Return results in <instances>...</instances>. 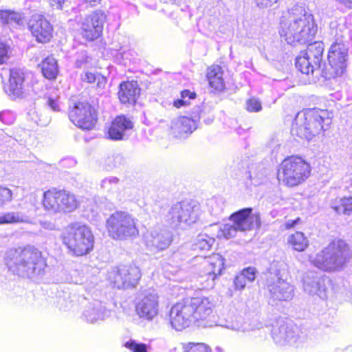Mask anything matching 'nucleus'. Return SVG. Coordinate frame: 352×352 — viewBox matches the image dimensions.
<instances>
[{
    "label": "nucleus",
    "instance_id": "obj_10",
    "mask_svg": "<svg viewBox=\"0 0 352 352\" xmlns=\"http://www.w3.org/2000/svg\"><path fill=\"white\" fill-rule=\"evenodd\" d=\"M223 260L219 254H214L209 257L196 256L193 258V263L200 264L202 267L204 274L201 276V278L204 279L205 276L206 277V283L204 285L206 289L214 287L215 279L221 274L223 269Z\"/></svg>",
    "mask_w": 352,
    "mask_h": 352
},
{
    "label": "nucleus",
    "instance_id": "obj_50",
    "mask_svg": "<svg viewBox=\"0 0 352 352\" xmlns=\"http://www.w3.org/2000/svg\"><path fill=\"white\" fill-rule=\"evenodd\" d=\"M248 280L245 279L244 276L239 274L237 275L234 280V284L236 289H243L246 285Z\"/></svg>",
    "mask_w": 352,
    "mask_h": 352
},
{
    "label": "nucleus",
    "instance_id": "obj_8",
    "mask_svg": "<svg viewBox=\"0 0 352 352\" xmlns=\"http://www.w3.org/2000/svg\"><path fill=\"white\" fill-rule=\"evenodd\" d=\"M137 220L129 212L116 211L107 219L106 226L109 236L117 240H126L139 234Z\"/></svg>",
    "mask_w": 352,
    "mask_h": 352
},
{
    "label": "nucleus",
    "instance_id": "obj_29",
    "mask_svg": "<svg viewBox=\"0 0 352 352\" xmlns=\"http://www.w3.org/2000/svg\"><path fill=\"white\" fill-rule=\"evenodd\" d=\"M62 190H49L43 193V206L45 210L51 213L60 212L62 200Z\"/></svg>",
    "mask_w": 352,
    "mask_h": 352
},
{
    "label": "nucleus",
    "instance_id": "obj_53",
    "mask_svg": "<svg viewBox=\"0 0 352 352\" xmlns=\"http://www.w3.org/2000/svg\"><path fill=\"white\" fill-rule=\"evenodd\" d=\"M181 98L189 101V100L195 99L196 98V94L194 91L185 89L181 92Z\"/></svg>",
    "mask_w": 352,
    "mask_h": 352
},
{
    "label": "nucleus",
    "instance_id": "obj_52",
    "mask_svg": "<svg viewBox=\"0 0 352 352\" xmlns=\"http://www.w3.org/2000/svg\"><path fill=\"white\" fill-rule=\"evenodd\" d=\"M97 78L98 75H96L91 72H85V74L82 76V80L88 83H92L96 82Z\"/></svg>",
    "mask_w": 352,
    "mask_h": 352
},
{
    "label": "nucleus",
    "instance_id": "obj_28",
    "mask_svg": "<svg viewBox=\"0 0 352 352\" xmlns=\"http://www.w3.org/2000/svg\"><path fill=\"white\" fill-rule=\"evenodd\" d=\"M139 94L140 89L136 81L124 82L120 85L118 96L122 103L133 104Z\"/></svg>",
    "mask_w": 352,
    "mask_h": 352
},
{
    "label": "nucleus",
    "instance_id": "obj_13",
    "mask_svg": "<svg viewBox=\"0 0 352 352\" xmlns=\"http://www.w3.org/2000/svg\"><path fill=\"white\" fill-rule=\"evenodd\" d=\"M141 277L140 269L134 265H123L113 268L109 273V278L118 289L135 287Z\"/></svg>",
    "mask_w": 352,
    "mask_h": 352
},
{
    "label": "nucleus",
    "instance_id": "obj_51",
    "mask_svg": "<svg viewBox=\"0 0 352 352\" xmlns=\"http://www.w3.org/2000/svg\"><path fill=\"white\" fill-rule=\"evenodd\" d=\"M0 140L4 143L14 144V142L16 141L12 138L10 135H8L3 131H0Z\"/></svg>",
    "mask_w": 352,
    "mask_h": 352
},
{
    "label": "nucleus",
    "instance_id": "obj_14",
    "mask_svg": "<svg viewBox=\"0 0 352 352\" xmlns=\"http://www.w3.org/2000/svg\"><path fill=\"white\" fill-rule=\"evenodd\" d=\"M135 311L144 320H153L159 312V297L154 291H146L136 300Z\"/></svg>",
    "mask_w": 352,
    "mask_h": 352
},
{
    "label": "nucleus",
    "instance_id": "obj_39",
    "mask_svg": "<svg viewBox=\"0 0 352 352\" xmlns=\"http://www.w3.org/2000/svg\"><path fill=\"white\" fill-rule=\"evenodd\" d=\"M331 208L338 214H352V197H343L331 204Z\"/></svg>",
    "mask_w": 352,
    "mask_h": 352
},
{
    "label": "nucleus",
    "instance_id": "obj_30",
    "mask_svg": "<svg viewBox=\"0 0 352 352\" xmlns=\"http://www.w3.org/2000/svg\"><path fill=\"white\" fill-rule=\"evenodd\" d=\"M219 325L238 333H245L250 329V325L244 321L242 317L234 315L228 316L227 318L220 319Z\"/></svg>",
    "mask_w": 352,
    "mask_h": 352
},
{
    "label": "nucleus",
    "instance_id": "obj_33",
    "mask_svg": "<svg viewBox=\"0 0 352 352\" xmlns=\"http://www.w3.org/2000/svg\"><path fill=\"white\" fill-rule=\"evenodd\" d=\"M41 72L45 78L54 80L58 73L57 62L52 56L45 58L41 64Z\"/></svg>",
    "mask_w": 352,
    "mask_h": 352
},
{
    "label": "nucleus",
    "instance_id": "obj_42",
    "mask_svg": "<svg viewBox=\"0 0 352 352\" xmlns=\"http://www.w3.org/2000/svg\"><path fill=\"white\" fill-rule=\"evenodd\" d=\"M182 349V352H211L210 349L204 343L190 342Z\"/></svg>",
    "mask_w": 352,
    "mask_h": 352
},
{
    "label": "nucleus",
    "instance_id": "obj_58",
    "mask_svg": "<svg viewBox=\"0 0 352 352\" xmlns=\"http://www.w3.org/2000/svg\"><path fill=\"white\" fill-rule=\"evenodd\" d=\"M52 7H56L58 9H61L62 5L65 0H49Z\"/></svg>",
    "mask_w": 352,
    "mask_h": 352
},
{
    "label": "nucleus",
    "instance_id": "obj_32",
    "mask_svg": "<svg viewBox=\"0 0 352 352\" xmlns=\"http://www.w3.org/2000/svg\"><path fill=\"white\" fill-rule=\"evenodd\" d=\"M207 78L209 85L215 90L221 91L224 89L225 84L223 78V71L219 65H212L208 69Z\"/></svg>",
    "mask_w": 352,
    "mask_h": 352
},
{
    "label": "nucleus",
    "instance_id": "obj_17",
    "mask_svg": "<svg viewBox=\"0 0 352 352\" xmlns=\"http://www.w3.org/2000/svg\"><path fill=\"white\" fill-rule=\"evenodd\" d=\"M28 29L39 43H47L52 37L53 27L43 15L33 14L29 20Z\"/></svg>",
    "mask_w": 352,
    "mask_h": 352
},
{
    "label": "nucleus",
    "instance_id": "obj_5",
    "mask_svg": "<svg viewBox=\"0 0 352 352\" xmlns=\"http://www.w3.org/2000/svg\"><path fill=\"white\" fill-rule=\"evenodd\" d=\"M289 270L287 265L279 263L276 269L271 272L267 279L266 287L269 301L272 305L280 302H288L294 296V286L288 281Z\"/></svg>",
    "mask_w": 352,
    "mask_h": 352
},
{
    "label": "nucleus",
    "instance_id": "obj_34",
    "mask_svg": "<svg viewBox=\"0 0 352 352\" xmlns=\"http://www.w3.org/2000/svg\"><path fill=\"white\" fill-rule=\"evenodd\" d=\"M30 222V216L21 211L9 212L0 215V224Z\"/></svg>",
    "mask_w": 352,
    "mask_h": 352
},
{
    "label": "nucleus",
    "instance_id": "obj_15",
    "mask_svg": "<svg viewBox=\"0 0 352 352\" xmlns=\"http://www.w3.org/2000/svg\"><path fill=\"white\" fill-rule=\"evenodd\" d=\"M348 47L342 42H335L329 50L328 60L332 77L342 76L346 71L348 62Z\"/></svg>",
    "mask_w": 352,
    "mask_h": 352
},
{
    "label": "nucleus",
    "instance_id": "obj_19",
    "mask_svg": "<svg viewBox=\"0 0 352 352\" xmlns=\"http://www.w3.org/2000/svg\"><path fill=\"white\" fill-rule=\"evenodd\" d=\"M144 241L146 247L151 250H164L170 245L173 236L168 230L155 228L145 234Z\"/></svg>",
    "mask_w": 352,
    "mask_h": 352
},
{
    "label": "nucleus",
    "instance_id": "obj_7",
    "mask_svg": "<svg viewBox=\"0 0 352 352\" xmlns=\"http://www.w3.org/2000/svg\"><path fill=\"white\" fill-rule=\"evenodd\" d=\"M311 166L301 157L292 156L285 159L278 172V179L283 185L295 187L303 183L310 175Z\"/></svg>",
    "mask_w": 352,
    "mask_h": 352
},
{
    "label": "nucleus",
    "instance_id": "obj_36",
    "mask_svg": "<svg viewBox=\"0 0 352 352\" xmlns=\"http://www.w3.org/2000/svg\"><path fill=\"white\" fill-rule=\"evenodd\" d=\"M60 198L63 201L60 212H71L78 206L79 202L75 195L68 190H62V197Z\"/></svg>",
    "mask_w": 352,
    "mask_h": 352
},
{
    "label": "nucleus",
    "instance_id": "obj_6",
    "mask_svg": "<svg viewBox=\"0 0 352 352\" xmlns=\"http://www.w3.org/2000/svg\"><path fill=\"white\" fill-rule=\"evenodd\" d=\"M63 243L73 255L89 254L94 248V237L91 229L80 223L70 225L63 236Z\"/></svg>",
    "mask_w": 352,
    "mask_h": 352
},
{
    "label": "nucleus",
    "instance_id": "obj_27",
    "mask_svg": "<svg viewBox=\"0 0 352 352\" xmlns=\"http://www.w3.org/2000/svg\"><path fill=\"white\" fill-rule=\"evenodd\" d=\"M304 289L311 295H317L320 298L326 296L324 279L316 274L311 273L305 276Z\"/></svg>",
    "mask_w": 352,
    "mask_h": 352
},
{
    "label": "nucleus",
    "instance_id": "obj_48",
    "mask_svg": "<svg viewBox=\"0 0 352 352\" xmlns=\"http://www.w3.org/2000/svg\"><path fill=\"white\" fill-rule=\"evenodd\" d=\"M15 120L14 114L10 110H3L0 112V120L6 124H11Z\"/></svg>",
    "mask_w": 352,
    "mask_h": 352
},
{
    "label": "nucleus",
    "instance_id": "obj_26",
    "mask_svg": "<svg viewBox=\"0 0 352 352\" xmlns=\"http://www.w3.org/2000/svg\"><path fill=\"white\" fill-rule=\"evenodd\" d=\"M101 188L107 193L111 201L104 203V207L110 208L112 201H121L123 196L120 192L121 185L120 180L116 177H107L102 180Z\"/></svg>",
    "mask_w": 352,
    "mask_h": 352
},
{
    "label": "nucleus",
    "instance_id": "obj_57",
    "mask_svg": "<svg viewBox=\"0 0 352 352\" xmlns=\"http://www.w3.org/2000/svg\"><path fill=\"white\" fill-rule=\"evenodd\" d=\"M96 82H97V87L99 89H103L106 85L105 78L100 75H98Z\"/></svg>",
    "mask_w": 352,
    "mask_h": 352
},
{
    "label": "nucleus",
    "instance_id": "obj_31",
    "mask_svg": "<svg viewBox=\"0 0 352 352\" xmlns=\"http://www.w3.org/2000/svg\"><path fill=\"white\" fill-rule=\"evenodd\" d=\"M206 230L218 239H226L234 237L238 232L232 223L210 225Z\"/></svg>",
    "mask_w": 352,
    "mask_h": 352
},
{
    "label": "nucleus",
    "instance_id": "obj_23",
    "mask_svg": "<svg viewBox=\"0 0 352 352\" xmlns=\"http://www.w3.org/2000/svg\"><path fill=\"white\" fill-rule=\"evenodd\" d=\"M195 322L206 320L212 314L213 305L208 298L196 297L190 298Z\"/></svg>",
    "mask_w": 352,
    "mask_h": 352
},
{
    "label": "nucleus",
    "instance_id": "obj_12",
    "mask_svg": "<svg viewBox=\"0 0 352 352\" xmlns=\"http://www.w3.org/2000/svg\"><path fill=\"white\" fill-rule=\"evenodd\" d=\"M193 311L190 298H186L174 305L169 315L172 327L177 331H182L195 324Z\"/></svg>",
    "mask_w": 352,
    "mask_h": 352
},
{
    "label": "nucleus",
    "instance_id": "obj_25",
    "mask_svg": "<svg viewBox=\"0 0 352 352\" xmlns=\"http://www.w3.org/2000/svg\"><path fill=\"white\" fill-rule=\"evenodd\" d=\"M133 128L132 122L124 116H117L109 129V137L111 140H120L124 138L127 131Z\"/></svg>",
    "mask_w": 352,
    "mask_h": 352
},
{
    "label": "nucleus",
    "instance_id": "obj_38",
    "mask_svg": "<svg viewBox=\"0 0 352 352\" xmlns=\"http://www.w3.org/2000/svg\"><path fill=\"white\" fill-rule=\"evenodd\" d=\"M214 243V236H209L208 233H201L193 243L194 250H209Z\"/></svg>",
    "mask_w": 352,
    "mask_h": 352
},
{
    "label": "nucleus",
    "instance_id": "obj_62",
    "mask_svg": "<svg viewBox=\"0 0 352 352\" xmlns=\"http://www.w3.org/2000/svg\"><path fill=\"white\" fill-rule=\"evenodd\" d=\"M204 281H205V283H203V281H201V283H202V284H203V287H204V285H205V283H206V280H205ZM205 289H206V288L205 287Z\"/></svg>",
    "mask_w": 352,
    "mask_h": 352
},
{
    "label": "nucleus",
    "instance_id": "obj_9",
    "mask_svg": "<svg viewBox=\"0 0 352 352\" xmlns=\"http://www.w3.org/2000/svg\"><path fill=\"white\" fill-rule=\"evenodd\" d=\"M199 215V208L196 204L183 201L173 204L164 217L165 221L173 228H186L195 223Z\"/></svg>",
    "mask_w": 352,
    "mask_h": 352
},
{
    "label": "nucleus",
    "instance_id": "obj_55",
    "mask_svg": "<svg viewBox=\"0 0 352 352\" xmlns=\"http://www.w3.org/2000/svg\"><path fill=\"white\" fill-rule=\"evenodd\" d=\"M258 6L267 7L271 6L273 3L276 2L277 0H254Z\"/></svg>",
    "mask_w": 352,
    "mask_h": 352
},
{
    "label": "nucleus",
    "instance_id": "obj_1",
    "mask_svg": "<svg viewBox=\"0 0 352 352\" xmlns=\"http://www.w3.org/2000/svg\"><path fill=\"white\" fill-rule=\"evenodd\" d=\"M317 30L313 14L301 6H294L280 19V35L290 45L307 44L312 41Z\"/></svg>",
    "mask_w": 352,
    "mask_h": 352
},
{
    "label": "nucleus",
    "instance_id": "obj_16",
    "mask_svg": "<svg viewBox=\"0 0 352 352\" xmlns=\"http://www.w3.org/2000/svg\"><path fill=\"white\" fill-rule=\"evenodd\" d=\"M106 14L101 10H97L87 15L81 23V34L88 41L98 38L103 30Z\"/></svg>",
    "mask_w": 352,
    "mask_h": 352
},
{
    "label": "nucleus",
    "instance_id": "obj_44",
    "mask_svg": "<svg viewBox=\"0 0 352 352\" xmlns=\"http://www.w3.org/2000/svg\"><path fill=\"white\" fill-rule=\"evenodd\" d=\"M10 52V45L0 39V65L5 63L8 60Z\"/></svg>",
    "mask_w": 352,
    "mask_h": 352
},
{
    "label": "nucleus",
    "instance_id": "obj_18",
    "mask_svg": "<svg viewBox=\"0 0 352 352\" xmlns=\"http://www.w3.org/2000/svg\"><path fill=\"white\" fill-rule=\"evenodd\" d=\"M272 336L278 344L293 345L297 343L299 338V330L296 326L281 321L273 327Z\"/></svg>",
    "mask_w": 352,
    "mask_h": 352
},
{
    "label": "nucleus",
    "instance_id": "obj_54",
    "mask_svg": "<svg viewBox=\"0 0 352 352\" xmlns=\"http://www.w3.org/2000/svg\"><path fill=\"white\" fill-rule=\"evenodd\" d=\"M80 3L85 5L87 7H94L100 5L102 0H78Z\"/></svg>",
    "mask_w": 352,
    "mask_h": 352
},
{
    "label": "nucleus",
    "instance_id": "obj_4",
    "mask_svg": "<svg viewBox=\"0 0 352 352\" xmlns=\"http://www.w3.org/2000/svg\"><path fill=\"white\" fill-rule=\"evenodd\" d=\"M351 258L349 245L342 240H335L311 260L318 268L324 271L342 269Z\"/></svg>",
    "mask_w": 352,
    "mask_h": 352
},
{
    "label": "nucleus",
    "instance_id": "obj_61",
    "mask_svg": "<svg viewBox=\"0 0 352 352\" xmlns=\"http://www.w3.org/2000/svg\"><path fill=\"white\" fill-rule=\"evenodd\" d=\"M170 352H177V348H173L170 350Z\"/></svg>",
    "mask_w": 352,
    "mask_h": 352
},
{
    "label": "nucleus",
    "instance_id": "obj_45",
    "mask_svg": "<svg viewBox=\"0 0 352 352\" xmlns=\"http://www.w3.org/2000/svg\"><path fill=\"white\" fill-rule=\"evenodd\" d=\"M12 200V192L8 188L0 186V206Z\"/></svg>",
    "mask_w": 352,
    "mask_h": 352
},
{
    "label": "nucleus",
    "instance_id": "obj_3",
    "mask_svg": "<svg viewBox=\"0 0 352 352\" xmlns=\"http://www.w3.org/2000/svg\"><path fill=\"white\" fill-rule=\"evenodd\" d=\"M330 123L326 110L309 109L297 113L291 133L293 136L309 140L325 130V126H329Z\"/></svg>",
    "mask_w": 352,
    "mask_h": 352
},
{
    "label": "nucleus",
    "instance_id": "obj_11",
    "mask_svg": "<svg viewBox=\"0 0 352 352\" xmlns=\"http://www.w3.org/2000/svg\"><path fill=\"white\" fill-rule=\"evenodd\" d=\"M69 118L78 128L91 130L97 122V113L88 102H78L69 110Z\"/></svg>",
    "mask_w": 352,
    "mask_h": 352
},
{
    "label": "nucleus",
    "instance_id": "obj_35",
    "mask_svg": "<svg viewBox=\"0 0 352 352\" xmlns=\"http://www.w3.org/2000/svg\"><path fill=\"white\" fill-rule=\"evenodd\" d=\"M324 51L323 43L321 42H314L308 45L305 55L310 58L313 63L320 67L322 54Z\"/></svg>",
    "mask_w": 352,
    "mask_h": 352
},
{
    "label": "nucleus",
    "instance_id": "obj_21",
    "mask_svg": "<svg viewBox=\"0 0 352 352\" xmlns=\"http://www.w3.org/2000/svg\"><path fill=\"white\" fill-rule=\"evenodd\" d=\"M25 74L20 69H12L10 72L8 82L4 85V91L12 99L22 98L25 96Z\"/></svg>",
    "mask_w": 352,
    "mask_h": 352
},
{
    "label": "nucleus",
    "instance_id": "obj_40",
    "mask_svg": "<svg viewBox=\"0 0 352 352\" xmlns=\"http://www.w3.org/2000/svg\"><path fill=\"white\" fill-rule=\"evenodd\" d=\"M289 243L294 247V250L301 252L308 245V241L305 234L300 232H296L289 238Z\"/></svg>",
    "mask_w": 352,
    "mask_h": 352
},
{
    "label": "nucleus",
    "instance_id": "obj_46",
    "mask_svg": "<svg viewBox=\"0 0 352 352\" xmlns=\"http://www.w3.org/2000/svg\"><path fill=\"white\" fill-rule=\"evenodd\" d=\"M53 94H50L47 97V104L54 111L60 110L58 98L59 96L56 94V91L53 89Z\"/></svg>",
    "mask_w": 352,
    "mask_h": 352
},
{
    "label": "nucleus",
    "instance_id": "obj_59",
    "mask_svg": "<svg viewBox=\"0 0 352 352\" xmlns=\"http://www.w3.org/2000/svg\"><path fill=\"white\" fill-rule=\"evenodd\" d=\"M338 3L343 4L349 8H352V0H336Z\"/></svg>",
    "mask_w": 352,
    "mask_h": 352
},
{
    "label": "nucleus",
    "instance_id": "obj_20",
    "mask_svg": "<svg viewBox=\"0 0 352 352\" xmlns=\"http://www.w3.org/2000/svg\"><path fill=\"white\" fill-rule=\"evenodd\" d=\"M252 213V208L241 209L230 215V221L234 225L238 231L251 230L255 227L260 226L259 218Z\"/></svg>",
    "mask_w": 352,
    "mask_h": 352
},
{
    "label": "nucleus",
    "instance_id": "obj_2",
    "mask_svg": "<svg viewBox=\"0 0 352 352\" xmlns=\"http://www.w3.org/2000/svg\"><path fill=\"white\" fill-rule=\"evenodd\" d=\"M4 261L9 271L21 276L40 275L46 267L41 252L31 246L8 250Z\"/></svg>",
    "mask_w": 352,
    "mask_h": 352
},
{
    "label": "nucleus",
    "instance_id": "obj_37",
    "mask_svg": "<svg viewBox=\"0 0 352 352\" xmlns=\"http://www.w3.org/2000/svg\"><path fill=\"white\" fill-rule=\"evenodd\" d=\"M296 67L300 72L309 75L313 74L314 71L319 69L317 65L314 64L310 58H308L305 54L303 56H300L296 59Z\"/></svg>",
    "mask_w": 352,
    "mask_h": 352
},
{
    "label": "nucleus",
    "instance_id": "obj_22",
    "mask_svg": "<svg viewBox=\"0 0 352 352\" xmlns=\"http://www.w3.org/2000/svg\"><path fill=\"white\" fill-rule=\"evenodd\" d=\"M200 117L195 116L192 118L182 116L173 119L171 122V130L177 138H182L192 133L197 127Z\"/></svg>",
    "mask_w": 352,
    "mask_h": 352
},
{
    "label": "nucleus",
    "instance_id": "obj_49",
    "mask_svg": "<svg viewBox=\"0 0 352 352\" xmlns=\"http://www.w3.org/2000/svg\"><path fill=\"white\" fill-rule=\"evenodd\" d=\"M240 274L244 276L245 279H246L248 282L251 283L255 279L256 269L249 267L244 269Z\"/></svg>",
    "mask_w": 352,
    "mask_h": 352
},
{
    "label": "nucleus",
    "instance_id": "obj_41",
    "mask_svg": "<svg viewBox=\"0 0 352 352\" xmlns=\"http://www.w3.org/2000/svg\"><path fill=\"white\" fill-rule=\"evenodd\" d=\"M0 20L3 24H19L22 16L20 13L12 10H1Z\"/></svg>",
    "mask_w": 352,
    "mask_h": 352
},
{
    "label": "nucleus",
    "instance_id": "obj_24",
    "mask_svg": "<svg viewBox=\"0 0 352 352\" xmlns=\"http://www.w3.org/2000/svg\"><path fill=\"white\" fill-rule=\"evenodd\" d=\"M109 316V311L99 300H94L89 302L85 307L82 314L83 318L90 323L103 320Z\"/></svg>",
    "mask_w": 352,
    "mask_h": 352
},
{
    "label": "nucleus",
    "instance_id": "obj_43",
    "mask_svg": "<svg viewBox=\"0 0 352 352\" xmlns=\"http://www.w3.org/2000/svg\"><path fill=\"white\" fill-rule=\"evenodd\" d=\"M124 346L132 352H148V349L150 348L148 345L138 342L135 340H130L125 342Z\"/></svg>",
    "mask_w": 352,
    "mask_h": 352
},
{
    "label": "nucleus",
    "instance_id": "obj_47",
    "mask_svg": "<svg viewBox=\"0 0 352 352\" xmlns=\"http://www.w3.org/2000/svg\"><path fill=\"white\" fill-rule=\"evenodd\" d=\"M262 109L259 100L252 98L246 101V109L250 112H258Z\"/></svg>",
    "mask_w": 352,
    "mask_h": 352
},
{
    "label": "nucleus",
    "instance_id": "obj_56",
    "mask_svg": "<svg viewBox=\"0 0 352 352\" xmlns=\"http://www.w3.org/2000/svg\"><path fill=\"white\" fill-rule=\"evenodd\" d=\"M190 103H189V101L188 100H184L182 98H181L180 99H177L176 100H175L174 102H173V105L176 108H180V107H182L183 106L188 105Z\"/></svg>",
    "mask_w": 352,
    "mask_h": 352
},
{
    "label": "nucleus",
    "instance_id": "obj_60",
    "mask_svg": "<svg viewBox=\"0 0 352 352\" xmlns=\"http://www.w3.org/2000/svg\"><path fill=\"white\" fill-rule=\"evenodd\" d=\"M83 61L81 60H76V65L77 67H81L82 65Z\"/></svg>",
    "mask_w": 352,
    "mask_h": 352
}]
</instances>
